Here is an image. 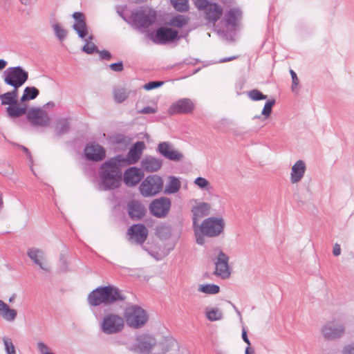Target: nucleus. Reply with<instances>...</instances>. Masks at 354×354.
Wrapping results in <instances>:
<instances>
[{
  "label": "nucleus",
  "instance_id": "obj_27",
  "mask_svg": "<svg viewBox=\"0 0 354 354\" xmlns=\"http://www.w3.org/2000/svg\"><path fill=\"white\" fill-rule=\"evenodd\" d=\"M205 18L211 23L214 24L221 17L223 14V8L221 6L215 3H211L205 9Z\"/></svg>",
  "mask_w": 354,
  "mask_h": 354
},
{
  "label": "nucleus",
  "instance_id": "obj_26",
  "mask_svg": "<svg viewBox=\"0 0 354 354\" xmlns=\"http://www.w3.org/2000/svg\"><path fill=\"white\" fill-rule=\"evenodd\" d=\"M209 209L210 206L207 203H201L192 207V212L193 214L192 221L194 227H196L198 221L200 218L208 215Z\"/></svg>",
  "mask_w": 354,
  "mask_h": 354
},
{
  "label": "nucleus",
  "instance_id": "obj_60",
  "mask_svg": "<svg viewBox=\"0 0 354 354\" xmlns=\"http://www.w3.org/2000/svg\"><path fill=\"white\" fill-rule=\"evenodd\" d=\"M245 354H254V351L250 346H247L245 351Z\"/></svg>",
  "mask_w": 354,
  "mask_h": 354
},
{
  "label": "nucleus",
  "instance_id": "obj_55",
  "mask_svg": "<svg viewBox=\"0 0 354 354\" xmlns=\"http://www.w3.org/2000/svg\"><path fill=\"white\" fill-rule=\"evenodd\" d=\"M126 141V137L123 134H118L115 137V142L118 144H123Z\"/></svg>",
  "mask_w": 354,
  "mask_h": 354
},
{
  "label": "nucleus",
  "instance_id": "obj_18",
  "mask_svg": "<svg viewBox=\"0 0 354 354\" xmlns=\"http://www.w3.org/2000/svg\"><path fill=\"white\" fill-rule=\"evenodd\" d=\"M84 154L88 160L100 161L106 156L104 149L96 142H91L86 145Z\"/></svg>",
  "mask_w": 354,
  "mask_h": 354
},
{
  "label": "nucleus",
  "instance_id": "obj_34",
  "mask_svg": "<svg viewBox=\"0 0 354 354\" xmlns=\"http://www.w3.org/2000/svg\"><path fill=\"white\" fill-rule=\"evenodd\" d=\"M198 291L207 295H216L220 292V287L214 283L200 284Z\"/></svg>",
  "mask_w": 354,
  "mask_h": 354
},
{
  "label": "nucleus",
  "instance_id": "obj_12",
  "mask_svg": "<svg viewBox=\"0 0 354 354\" xmlns=\"http://www.w3.org/2000/svg\"><path fill=\"white\" fill-rule=\"evenodd\" d=\"M322 334L327 340H335L342 337L345 333V327L341 322L333 319L328 322L322 328Z\"/></svg>",
  "mask_w": 354,
  "mask_h": 354
},
{
  "label": "nucleus",
  "instance_id": "obj_1",
  "mask_svg": "<svg viewBox=\"0 0 354 354\" xmlns=\"http://www.w3.org/2000/svg\"><path fill=\"white\" fill-rule=\"evenodd\" d=\"M126 159L122 155H118L104 162L100 167V176L104 190L118 188L122 181V162Z\"/></svg>",
  "mask_w": 354,
  "mask_h": 354
},
{
  "label": "nucleus",
  "instance_id": "obj_32",
  "mask_svg": "<svg viewBox=\"0 0 354 354\" xmlns=\"http://www.w3.org/2000/svg\"><path fill=\"white\" fill-rule=\"evenodd\" d=\"M181 184L179 179L174 176H169V180L167 183L164 192L167 194H175L178 192L180 188Z\"/></svg>",
  "mask_w": 354,
  "mask_h": 354
},
{
  "label": "nucleus",
  "instance_id": "obj_64",
  "mask_svg": "<svg viewBox=\"0 0 354 354\" xmlns=\"http://www.w3.org/2000/svg\"><path fill=\"white\" fill-rule=\"evenodd\" d=\"M234 310L236 311V314L238 315L239 317H241V314L240 313V311L237 309V308L233 304H231Z\"/></svg>",
  "mask_w": 354,
  "mask_h": 354
},
{
  "label": "nucleus",
  "instance_id": "obj_43",
  "mask_svg": "<svg viewBox=\"0 0 354 354\" xmlns=\"http://www.w3.org/2000/svg\"><path fill=\"white\" fill-rule=\"evenodd\" d=\"M53 28L58 39L60 41L64 40L66 37V31L57 24L53 25Z\"/></svg>",
  "mask_w": 354,
  "mask_h": 354
},
{
  "label": "nucleus",
  "instance_id": "obj_30",
  "mask_svg": "<svg viewBox=\"0 0 354 354\" xmlns=\"http://www.w3.org/2000/svg\"><path fill=\"white\" fill-rule=\"evenodd\" d=\"M17 313L15 309H12L10 306L0 300V316L7 322H12L15 319Z\"/></svg>",
  "mask_w": 354,
  "mask_h": 354
},
{
  "label": "nucleus",
  "instance_id": "obj_36",
  "mask_svg": "<svg viewBox=\"0 0 354 354\" xmlns=\"http://www.w3.org/2000/svg\"><path fill=\"white\" fill-rule=\"evenodd\" d=\"M205 315L207 319L211 322L218 321L223 318V313L218 308H206Z\"/></svg>",
  "mask_w": 354,
  "mask_h": 354
},
{
  "label": "nucleus",
  "instance_id": "obj_19",
  "mask_svg": "<svg viewBox=\"0 0 354 354\" xmlns=\"http://www.w3.org/2000/svg\"><path fill=\"white\" fill-rule=\"evenodd\" d=\"M128 234L131 239L134 240L137 243L142 244L147 239L148 230L143 224H134L129 228Z\"/></svg>",
  "mask_w": 354,
  "mask_h": 354
},
{
  "label": "nucleus",
  "instance_id": "obj_41",
  "mask_svg": "<svg viewBox=\"0 0 354 354\" xmlns=\"http://www.w3.org/2000/svg\"><path fill=\"white\" fill-rule=\"evenodd\" d=\"M274 104H275V100L272 99V100H268L266 102V104L263 108L261 114L263 115H264L266 118H268L272 113V106L274 105Z\"/></svg>",
  "mask_w": 354,
  "mask_h": 354
},
{
  "label": "nucleus",
  "instance_id": "obj_40",
  "mask_svg": "<svg viewBox=\"0 0 354 354\" xmlns=\"http://www.w3.org/2000/svg\"><path fill=\"white\" fill-rule=\"evenodd\" d=\"M174 8L178 12L187 11L189 9L187 0H171Z\"/></svg>",
  "mask_w": 354,
  "mask_h": 354
},
{
  "label": "nucleus",
  "instance_id": "obj_5",
  "mask_svg": "<svg viewBox=\"0 0 354 354\" xmlns=\"http://www.w3.org/2000/svg\"><path fill=\"white\" fill-rule=\"evenodd\" d=\"M156 20L155 10L141 8L139 10L132 11L130 15L129 24L137 29H145L151 26Z\"/></svg>",
  "mask_w": 354,
  "mask_h": 354
},
{
  "label": "nucleus",
  "instance_id": "obj_48",
  "mask_svg": "<svg viewBox=\"0 0 354 354\" xmlns=\"http://www.w3.org/2000/svg\"><path fill=\"white\" fill-rule=\"evenodd\" d=\"M194 184L201 189H205L209 185V181L203 177H197L194 180Z\"/></svg>",
  "mask_w": 354,
  "mask_h": 354
},
{
  "label": "nucleus",
  "instance_id": "obj_46",
  "mask_svg": "<svg viewBox=\"0 0 354 354\" xmlns=\"http://www.w3.org/2000/svg\"><path fill=\"white\" fill-rule=\"evenodd\" d=\"M290 73L291 78H292L291 90L292 92L297 93V88L299 85V79L297 77L296 73L293 70L290 69Z\"/></svg>",
  "mask_w": 354,
  "mask_h": 354
},
{
  "label": "nucleus",
  "instance_id": "obj_39",
  "mask_svg": "<svg viewBox=\"0 0 354 354\" xmlns=\"http://www.w3.org/2000/svg\"><path fill=\"white\" fill-rule=\"evenodd\" d=\"M247 95L252 101H260L268 98L266 95H264L260 91L255 88L248 91Z\"/></svg>",
  "mask_w": 354,
  "mask_h": 354
},
{
  "label": "nucleus",
  "instance_id": "obj_9",
  "mask_svg": "<svg viewBox=\"0 0 354 354\" xmlns=\"http://www.w3.org/2000/svg\"><path fill=\"white\" fill-rule=\"evenodd\" d=\"M124 317L128 326L133 328L143 326L148 320L146 311L136 305L127 307L124 311Z\"/></svg>",
  "mask_w": 354,
  "mask_h": 354
},
{
  "label": "nucleus",
  "instance_id": "obj_63",
  "mask_svg": "<svg viewBox=\"0 0 354 354\" xmlns=\"http://www.w3.org/2000/svg\"><path fill=\"white\" fill-rule=\"evenodd\" d=\"M234 310L236 311V314L238 315L239 317H241V314L240 313V311L237 309V308L233 304H231Z\"/></svg>",
  "mask_w": 354,
  "mask_h": 354
},
{
  "label": "nucleus",
  "instance_id": "obj_8",
  "mask_svg": "<svg viewBox=\"0 0 354 354\" xmlns=\"http://www.w3.org/2000/svg\"><path fill=\"white\" fill-rule=\"evenodd\" d=\"M101 331L106 335H113L121 332L124 327V320L119 315L108 313L100 323Z\"/></svg>",
  "mask_w": 354,
  "mask_h": 354
},
{
  "label": "nucleus",
  "instance_id": "obj_3",
  "mask_svg": "<svg viewBox=\"0 0 354 354\" xmlns=\"http://www.w3.org/2000/svg\"><path fill=\"white\" fill-rule=\"evenodd\" d=\"M225 222L222 218L209 217L205 219L201 225L194 227V235L196 243L203 245L205 242V236L216 237L224 230Z\"/></svg>",
  "mask_w": 354,
  "mask_h": 354
},
{
  "label": "nucleus",
  "instance_id": "obj_47",
  "mask_svg": "<svg viewBox=\"0 0 354 354\" xmlns=\"http://www.w3.org/2000/svg\"><path fill=\"white\" fill-rule=\"evenodd\" d=\"M163 84V82L161 81H151L145 84L143 88L147 91H151L157 88H159Z\"/></svg>",
  "mask_w": 354,
  "mask_h": 354
},
{
  "label": "nucleus",
  "instance_id": "obj_7",
  "mask_svg": "<svg viewBox=\"0 0 354 354\" xmlns=\"http://www.w3.org/2000/svg\"><path fill=\"white\" fill-rule=\"evenodd\" d=\"M185 35H178V32L171 28L160 27L148 35V37L156 44H166L172 43L180 38L185 37Z\"/></svg>",
  "mask_w": 354,
  "mask_h": 354
},
{
  "label": "nucleus",
  "instance_id": "obj_25",
  "mask_svg": "<svg viewBox=\"0 0 354 354\" xmlns=\"http://www.w3.org/2000/svg\"><path fill=\"white\" fill-rule=\"evenodd\" d=\"M306 167L304 161L301 160H297L292 167L290 173V181L292 183L299 182L304 177Z\"/></svg>",
  "mask_w": 354,
  "mask_h": 354
},
{
  "label": "nucleus",
  "instance_id": "obj_51",
  "mask_svg": "<svg viewBox=\"0 0 354 354\" xmlns=\"http://www.w3.org/2000/svg\"><path fill=\"white\" fill-rule=\"evenodd\" d=\"M109 68L115 72H121L124 69L123 62L120 61L116 63H112L109 65Z\"/></svg>",
  "mask_w": 354,
  "mask_h": 354
},
{
  "label": "nucleus",
  "instance_id": "obj_23",
  "mask_svg": "<svg viewBox=\"0 0 354 354\" xmlns=\"http://www.w3.org/2000/svg\"><path fill=\"white\" fill-rule=\"evenodd\" d=\"M128 213L130 218L133 221L141 219L146 213L145 206L136 200L130 201L127 204Z\"/></svg>",
  "mask_w": 354,
  "mask_h": 354
},
{
  "label": "nucleus",
  "instance_id": "obj_11",
  "mask_svg": "<svg viewBox=\"0 0 354 354\" xmlns=\"http://www.w3.org/2000/svg\"><path fill=\"white\" fill-rule=\"evenodd\" d=\"M156 344L157 341L153 335L142 334L136 337V342L129 349L141 354H149Z\"/></svg>",
  "mask_w": 354,
  "mask_h": 354
},
{
  "label": "nucleus",
  "instance_id": "obj_37",
  "mask_svg": "<svg viewBox=\"0 0 354 354\" xmlns=\"http://www.w3.org/2000/svg\"><path fill=\"white\" fill-rule=\"evenodd\" d=\"M129 92L124 88H116L113 91L114 100L116 102L122 103L129 97Z\"/></svg>",
  "mask_w": 354,
  "mask_h": 354
},
{
  "label": "nucleus",
  "instance_id": "obj_33",
  "mask_svg": "<svg viewBox=\"0 0 354 354\" xmlns=\"http://www.w3.org/2000/svg\"><path fill=\"white\" fill-rule=\"evenodd\" d=\"M39 94V91L35 86H26L20 98L21 102L35 99Z\"/></svg>",
  "mask_w": 354,
  "mask_h": 354
},
{
  "label": "nucleus",
  "instance_id": "obj_49",
  "mask_svg": "<svg viewBox=\"0 0 354 354\" xmlns=\"http://www.w3.org/2000/svg\"><path fill=\"white\" fill-rule=\"evenodd\" d=\"M37 348L41 354H54L49 351L48 347L42 342L37 343Z\"/></svg>",
  "mask_w": 354,
  "mask_h": 354
},
{
  "label": "nucleus",
  "instance_id": "obj_45",
  "mask_svg": "<svg viewBox=\"0 0 354 354\" xmlns=\"http://www.w3.org/2000/svg\"><path fill=\"white\" fill-rule=\"evenodd\" d=\"M174 344V340L173 339H165L163 342L159 344L163 353L169 351Z\"/></svg>",
  "mask_w": 354,
  "mask_h": 354
},
{
  "label": "nucleus",
  "instance_id": "obj_57",
  "mask_svg": "<svg viewBox=\"0 0 354 354\" xmlns=\"http://www.w3.org/2000/svg\"><path fill=\"white\" fill-rule=\"evenodd\" d=\"M341 253V248L340 245L337 243H336L333 249V254L334 256H339Z\"/></svg>",
  "mask_w": 354,
  "mask_h": 354
},
{
  "label": "nucleus",
  "instance_id": "obj_21",
  "mask_svg": "<svg viewBox=\"0 0 354 354\" xmlns=\"http://www.w3.org/2000/svg\"><path fill=\"white\" fill-rule=\"evenodd\" d=\"M73 18L75 21L73 28L76 31L79 37L85 38L88 35V26L86 24L85 15L81 12H75L73 14Z\"/></svg>",
  "mask_w": 354,
  "mask_h": 354
},
{
  "label": "nucleus",
  "instance_id": "obj_38",
  "mask_svg": "<svg viewBox=\"0 0 354 354\" xmlns=\"http://www.w3.org/2000/svg\"><path fill=\"white\" fill-rule=\"evenodd\" d=\"M4 344L5 351L6 354H16L15 346L12 343V339L9 337L4 336L2 337Z\"/></svg>",
  "mask_w": 354,
  "mask_h": 354
},
{
  "label": "nucleus",
  "instance_id": "obj_35",
  "mask_svg": "<svg viewBox=\"0 0 354 354\" xmlns=\"http://www.w3.org/2000/svg\"><path fill=\"white\" fill-rule=\"evenodd\" d=\"M188 17L182 15H177L169 21L168 25L173 27L182 28L188 23Z\"/></svg>",
  "mask_w": 354,
  "mask_h": 354
},
{
  "label": "nucleus",
  "instance_id": "obj_42",
  "mask_svg": "<svg viewBox=\"0 0 354 354\" xmlns=\"http://www.w3.org/2000/svg\"><path fill=\"white\" fill-rule=\"evenodd\" d=\"M82 50L83 52L88 55L99 52L97 46L91 41H86V44L84 45Z\"/></svg>",
  "mask_w": 354,
  "mask_h": 354
},
{
  "label": "nucleus",
  "instance_id": "obj_56",
  "mask_svg": "<svg viewBox=\"0 0 354 354\" xmlns=\"http://www.w3.org/2000/svg\"><path fill=\"white\" fill-rule=\"evenodd\" d=\"M242 339L248 344V346H250L251 344L248 339L247 331L244 328L242 330Z\"/></svg>",
  "mask_w": 354,
  "mask_h": 354
},
{
  "label": "nucleus",
  "instance_id": "obj_24",
  "mask_svg": "<svg viewBox=\"0 0 354 354\" xmlns=\"http://www.w3.org/2000/svg\"><path fill=\"white\" fill-rule=\"evenodd\" d=\"M124 176L127 186H135L142 180L144 174L140 169L130 167L125 171Z\"/></svg>",
  "mask_w": 354,
  "mask_h": 354
},
{
  "label": "nucleus",
  "instance_id": "obj_20",
  "mask_svg": "<svg viewBox=\"0 0 354 354\" xmlns=\"http://www.w3.org/2000/svg\"><path fill=\"white\" fill-rule=\"evenodd\" d=\"M194 109L192 102L188 98H184L178 100L172 104L169 108L168 113L170 115L176 113H189Z\"/></svg>",
  "mask_w": 354,
  "mask_h": 354
},
{
  "label": "nucleus",
  "instance_id": "obj_4",
  "mask_svg": "<svg viewBox=\"0 0 354 354\" xmlns=\"http://www.w3.org/2000/svg\"><path fill=\"white\" fill-rule=\"evenodd\" d=\"M0 100L1 105H8L6 112L10 118H17L26 113L27 106L19 104L17 91L12 89L0 95Z\"/></svg>",
  "mask_w": 354,
  "mask_h": 354
},
{
  "label": "nucleus",
  "instance_id": "obj_10",
  "mask_svg": "<svg viewBox=\"0 0 354 354\" xmlns=\"http://www.w3.org/2000/svg\"><path fill=\"white\" fill-rule=\"evenodd\" d=\"M162 189L163 180L156 174L147 176L139 187L140 194L144 197L155 196L160 193Z\"/></svg>",
  "mask_w": 354,
  "mask_h": 354
},
{
  "label": "nucleus",
  "instance_id": "obj_22",
  "mask_svg": "<svg viewBox=\"0 0 354 354\" xmlns=\"http://www.w3.org/2000/svg\"><path fill=\"white\" fill-rule=\"evenodd\" d=\"M145 148V143L142 141H138L130 148L127 157L124 158L126 161L122 162V166H125L127 164L131 165L135 164L140 158L142 150Z\"/></svg>",
  "mask_w": 354,
  "mask_h": 354
},
{
  "label": "nucleus",
  "instance_id": "obj_50",
  "mask_svg": "<svg viewBox=\"0 0 354 354\" xmlns=\"http://www.w3.org/2000/svg\"><path fill=\"white\" fill-rule=\"evenodd\" d=\"M194 5L199 10L206 9L210 3L207 0H193Z\"/></svg>",
  "mask_w": 354,
  "mask_h": 354
},
{
  "label": "nucleus",
  "instance_id": "obj_52",
  "mask_svg": "<svg viewBox=\"0 0 354 354\" xmlns=\"http://www.w3.org/2000/svg\"><path fill=\"white\" fill-rule=\"evenodd\" d=\"M157 112V109L147 106L142 109L138 110L137 113L139 114H150V113H156Z\"/></svg>",
  "mask_w": 354,
  "mask_h": 354
},
{
  "label": "nucleus",
  "instance_id": "obj_15",
  "mask_svg": "<svg viewBox=\"0 0 354 354\" xmlns=\"http://www.w3.org/2000/svg\"><path fill=\"white\" fill-rule=\"evenodd\" d=\"M26 118L33 127H46L50 123V117L47 112L39 108L30 109Z\"/></svg>",
  "mask_w": 354,
  "mask_h": 354
},
{
  "label": "nucleus",
  "instance_id": "obj_62",
  "mask_svg": "<svg viewBox=\"0 0 354 354\" xmlns=\"http://www.w3.org/2000/svg\"><path fill=\"white\" fill-rule=\"evenodd\" d=\"M167 230H168V227H161L158 230V233L159 236H161V234L162 232L167 231Z\"/></svg>",
  "mask_w": 354,
  "mask_h": 354
},
{
  "label": "nucleus",
  "instance_id": "obj_6",
  "mask_svg": "<svg viewBox=\"0 0 354 354\" xmlns=\"http://www.w3.org/2000/svg\"><path fill=\"white\" fill-rule=\"evenodd\" d=\"M2 78L6 84L12 86L13 90L18 91L19 88L28 80V73L21 66H12L3 71Z\"/></svg>",
  "mask_w": 354,
  "mask_h": 354
},
{
  "label": "nucleus",
  "instance_id": "obj_58",
  "mask_svg": "<svg viewBox=\"0 0 354 354\" xmlns=\"http://www.w3.org/2000/svg\"><path fill=\"white\" fill-rule=\"evenodd\" d=\"M19 147L23 150V151L26 154L27 157L29 158L30 160H32V156L30 154V152L29 149L23 145H19Z\"/></svg>",
  "mask_w": 354,
  "mask_h": 354
},
{
  "label": "nucleus",
  "instance_id": "obj_13",
  "mask_svg": "<svg viewBox=\"0 0 354 354\" xmlns=\"http://www.w3.org/2000/svg\"><path fill=\"white\" fill-rule=\"evenodd\" d=\"M171 201L165 196L156 198L149 204V209L150 213L156 218H165L171 209Z\"/></svg>",
  "mask_w": 354,
  "mask_h": 354
},
{
  "label": "nucleus",
  "instance_id": "obj_61",
  "mask_svg": "<svg viewBox=\"0 0 354 354\" xmlns=\"http://www.w3.org/2000/svg\"><path fill=\"white\" fill-rule=\"evenodd\" d=\"M7 62L3 59H0V70L4 68L6 66Z\"/></svg>",
  "mask_w": 354,
  "mask_h": 354
},
{
  "label": "nucleus",
  "instance_id": "obj_2",
  "mask_svg": "<svg viewBox=\"0 0 354 354\" xmlns=\"http://www.w3.org/2000/svg\"><path fill=\"white\" fill-rule=\"evenodd\" d=\"M126 297L118 288L108 285L100 286L92 290L88 295V303L91 306L101 304L110 305L116 301H124Z\"/></svg>",
  "mask_w": 354,
  "mask_h": 354
},
{
  "label": "nucleus",
  "instance_id": "obj_31",
  "mask_svg": "<svg viewBox=\"0 0 354 354\" xmlns=\"http://www.w3.org/2000/svg\"><path fill=\"white\" fill-rule=\"evenodd\" d=\"M70 121L68 118H61L56 120L55 131L57 136L67 133L70 130Z\"/></svg>",
  "mask_w": 354,
  "mask_h": 354
},
{
  "label": "nucleus",
  "instance_id": "obj_17",
  "mask_svg": "<svg viewBox=\"0 0 354 354\" xmlns=\"http://www.w3.org/2000/svg\"><path fill=\"white\" fill-rule=\"evenodd\" d=\"M242 12L239 8H230L224 15L223 20L225 26L230 32H234L236 26L239 24V20L241 19ZM230 39L233 40V36L231 32H229Z\"/></svg>",
  "mask_w": 354,
  "mask_h": 354
},
{
  "label": "nucleus",
  "instance_id": "obj_54",
  "mask_svg": "<svg viewBox=\"0 0 354 354\" xmlns=\"http://www.w3.org/2000/svg\"><path fill=\"white\" fill-rule=\"evenodd\" d=\"M100 57L103 60H109L111 58V53L106 50H99Z\"/></svg>",
  "mask_w": 354,
  "mask_h": 354
},
{
  "label": "nucleus",
  "instance_id": "obj_59",
  "mask_svg": "<svg viewBox=\"0 0 354 354\" xmlns=\"http://www.w3.org/2000/svg\"><path fill=\"white\" fill-rule=\"evenodd\" d=\"M236 56H232V57H224L222 59H221L219 61L220 63H223V62H230V61H232L234 59H236Z\"/></svg>",
  "mask_w": 354,
  "mask_h": 354
},
{
  "label": "nucleus",
  "instance_id": "obj_28",
  "mask_svg": "<svg viewBox=\"0 0 354 354\" xmlns=\"http://www.w3.org/2000/svg\"><path fill=\"white\" fill-rule=\"evenodd\" d=\"M162 165V160L153 156H147L141 161L142 168L149 172L158 171Z\"/></svg>",
  "mask_w": 354,
  "mask_h": 354
},
{
  "label": "nucleus",
  "instance_id": "obj_53",
  "mask_svg": "<svg viewBox=\"0 0 354 354\" xmlns=\"http://www.w3.org/2000/svg\"><path fill=\"white\" fill-rule=\"evenodd\" d=\"M343 354H354V343L346 345L343 350Z\"/></svg>",
  "mask_w": 354,
  "mask_h": 354
},
{
  "label": "nucleus",
  "instance_id": "obj_44",
  "mask_svg": "<svg viewBox=\"0 0 354 354\" xmlns=\"http://www.w3.org/2000/svg\"><path fill=\"white\" fill-rule=\"evenodd\" d=\"M230 124V122L227 119L223 118L216 123L215 128L218 131L224 132L227 131Z\"/></svg>",
  "mask_w": 354,
  "mask_h": 354
},
{
  "label": "nucleus",
  "instance_id": "obj_29",
  "mask_svg": "<svg viewBox=\"0 0 354 354\" xmlns=\"http://www.w3.org/2000/svg\"><path fill=\"white\" fill-rule=\"evenodd\" d=\"M28 257L39 268L45 271H48V268L46 266H44L41 262V260L44 259V252L42 250L31 248H29L27 251Z\"/></svg>",
  "mask_w": 354,
  "mask_h": 354
},
{
  "label": "nucleus",
  "instance_id": "obj_14",
  "mask_svg": "<svg viewBox=\"0 0 354 354\" xmlns=\"http://www.w3.org/2000/svg\"><path fill=\"white\" fill-rule=\"evenodd\" d=\"M228 263L229 257L221 250H218V252L214 262L215 270L214 272V274L222 279L229 278L231 274V271Z\"/></svg>",
  "mask_w": 354,
  "mask_h": 354
},
{
  "label": "nucleus",
  "instance_id": "obj_16",
  "mask_svg": "<svg viewBox=\"0 0 354 354\" xmlns=\"http://www.w3.org/2000/svg\"><path fill=\"white\" fill-rule=\"evenodd\" d=\"M156 151L169 160L177 162L184 158L183 153L176 149L174 146L169 142H160L157 146Z\"/></svg>",
  "mask_w": 354,
  "mask_h": 354
}]
</instances>
